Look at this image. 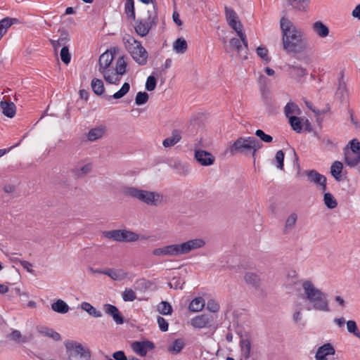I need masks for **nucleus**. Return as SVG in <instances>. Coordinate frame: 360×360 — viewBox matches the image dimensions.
I'll return each mask as SVG.
<instances>
[{
  "label": "nucleus",
  "instance_id": "obj_45",
  "mask_svg": "<svg viewBox=\"0 0 360 360\" xmlns=\"http://www.w3.org/2000/svg\"><path fill=\"white\" fill-rule=\"evenodd\" d=\"M346 323L347 331L349 333L353 334L355 337L360 338V330L358 328L356 321L354 320H349Z\"/></svg>",
  "mask_w": 360,
  "mask_h": 360
},
{
  "label": "nucleus",
  "instance_id": "obj_26",
  "mask_svg": "<svg viewBox=\"0 0 360 360\" xmlns=\"http://www.w3.org/2000/svg\"><path fill=\"white\" fill-rule=\"evenodd\" d=\"M314 32L320 37L324 38L329 34V28L321 21H316L313 24Z\"/></svg>",
  "mask_w": 360,
  "mask_h": 360
},
{
  "label": "nucleus",
  "instance_id": "obj_32",
  "mask_svg": "<svg viewBox=\"0 0 360 360\" xmlns=\"http://www.w3.org/2000/svg\"><path fill=\"white\" fill-rule=\"evenodd\" d=\"M187 49V41L183 37L177 38L173 44V49L177 53H184Z\"/></svg>",
  "mask_w": 360,
  "mask_h": 360
},
{
  "label": "nucleus",
  "instance_id": "obj_36",
  "mask_svg": "<svg viewBox=\"0 0 360 360\" xmlns=\"http://www.w3.org/2000/svg\"><path fill=\"white\" fill-rule=\"evenodd\" d=\"M105 127L101 126L99 127L93 128L89 130L88 133V139L91 141H96L101 138L105 134Z\"/></svg>",
  "mask_w": 360,
  "mask_h": 360
},
{
  "label": "nucleus",
  "instance_id": "obj_30",
  "mask_svg": "<svg viewBox=\"0 0 360 360\" xmlns=\"http://www.w3.org/2000/svg\"><path fill=\"white\" fill-rule=\"evenodd\" d=\"M51 309L55 312L64 314L69 311L70 307L65 301L57 300L51 304Z\"/></svg>",
  "mask_w": 360,
  "mask_h": 360
},
{
  "label": "nucleus",
  "instance_id": "obj_51",
  "mask_svg": "<svg viewBox=\"0 0 360 360\" xmlns=\"http://www.w3.org/2000/svg\"><path fill=\"white\" fill-rule=\"evenodd\" d=\"M295 110L298 111L297 114H299L300 110L299 109L297 105L292 102L288 103L284 108L285 116L289 119V117H290L291 115L295 112Z\"/></svg>",
  "mask_w": 360,
  "mask_h": 360
},
{
  "label": "nucleus",
  "instance_id": "obj_28",
  "mask_svg": "<svg viewBox=\"0 0 360 360\" xmlns=\"http://www.w3.org/2000/svg\"><path fill=\"white\" fill-rule=\"evenodd\" d=\"M303 118L295 115L289 117L288 122L293 131L297 133H301L303 127Z\"/></svg>",
  "mask_w": 360,
  "mask_h": 360
},
{
  "label": "nucleus",
  "instance_id": "obj_33",
  "mask_svg": "<svg viewBox=\"0 0 360 360\" xmlns=\"http://www.w3.org/2000/svg\"><path fill=\"white\" fill-rule=\"evenodd\" d=\"M289 69L290 70V74L292 78L300 79L307 75V70L301 66L291 65H289Z\"/></svg>",
  "mask_w": 360,
  "mask_h": 360
},
{
  "label": "nucleus",
  "instance_id": "obj_41",
  "mask_svg": "<svg viewBox=\"0 0 360 360\" xmlns=\"http://www.w3.org/2000/svg\"><path fill=\"white\" fill-rule=\"evenodd\" d=\"M323 202L328 209H334L338 206V202L332 193L328 192L323 195Z\"/></svg>",
  "mask_w": 360,
  "mask_h": 360
},
{
  "label": "nucleus",
  "instance_id": "obj_29",
  "mask_svg": "<svg viewBox=\"0 0 360 360\" xmlns=\"http://www.w3.org/2000/svg\"><path fill=\"white\" fill-rule=\"evenodd\" d=\"M287 2L293 9L299 11H306L309 6V0H287Z\"/></svg>",
  "mask_w": 360,
  "mask_h": 360
},
{
  "label": "nucleus",
  "instance_id": "obj_37",
  "mask_svg": "<svg viewBox=\"0 0 360 360\" xmlns=\"http://www.w3.org/2000/svg\"><path fill=\"white\" fill-rule=\"evenodd\" d=\"M81 308L86 311L90 316H94L95 318H99L102 316V314L100 311L97 310L94 307H93L90 303L86 302H83L81 304Z\"/></svg>",
  "mask_w": 360,
  "mask_h": 360
},
{
  "label": "nucleus",
  "instance_id": "obj_50",
  "mask_svg": "<svg viewBox=\"0 0 360 360\" xmlns=\"http://www.w3.org/2000/svg\"><path fill=\"white\" fill-rule=\"evenodd\" d=\"M149 96L146 91H139L135 98V103L137 105H142L147 103Z\"/></svg>",
  "mask_w": 360,
  "mask_h": 360
},
{
  "label": "nucleus",
  "instance_id": "obj_15",
  "mask_svg": "<svg viewBox=\"0 0 360 360\" xmlns=\"http://www.w3.org/2000/svg\"><path fill=\"white\" fill-rule=\"evenodd\" d=\"M103 309L107 314L112 318L113 321L117 325H122L124 323V318L116 306L110 304H105L103 305Z\"/></svg>",
  "mask_w": 360,
  "mask_h": 360
},
{
  "label": "nucleus",
  "instance_id": "obj_23",
  "mask_svg": "<svg viewBox=\"0 0 360 360\" xmlns=\"http://www.w3.org/2000/svg\"><path fill=\"white\" fill-rule=\"evenodd\" d=\"M342 170L343 164L340 161L335 160L331 165L330 172L335 181H341L342 180Z\"/></svg>",
  "mask_w": 360,
  "mask_h": 360
},
{
  "label": "nucleus",
  "instance_id": "obj_21",
  "mask_svg": "<svg viewBox=\"0 0 360 360\" xmlns=\"http://www.w3.org/2000/svg\"><path fill=\"white\" fill-rule=\"evenodd\" d=\"M0 107L2 109L3 114L8 117L13 118L16 112V107L13 102L1 101L0 102Z\"/></svg>",
  "mask_w": 360,
  "mask_h": 360
},
{
  "label": "nucleus",
  "instance_id": "obj_58",
  "mask_svg": "<svg viewBox=\"0 0 360 360\" xmlns=\"http://www.w3.org/2000/svg\"><path fill=\"white\" fill-rule=\"evenodd\" d=\"M124 242H134L139 239V235L131 231L124 230Z\"/></svg>",
  "mask_w": 360,
  "mask_h": 360
},
{
  "label": "nucleus",
  "instance_id": "obj_56",
  "mask_svg": "<svg viewBox=\"0 0 360 360\" xmlns=\"http://www.w3.org/2000/svg\"><path fill=\"white\" fill-rule=\"evenodd\" d=\"M136 298V294L131 288H126L122 294V299L125 302H132Z\"/></svg>",
  "mask_w": 360,
  "mask_h": 360
},
{
  "label": "nucleus",
  "instance_id": "obj_9",
  "mask_svg": "<svg viewBox=\"0 0 360 360\" xmlns=\"http://www.w3.org/2000/svg\"><path fill=\"white\" fill-rule=\"evenodd\" d=\"M229 151L231 155L238 153L248 155L251 153L250 136L238 137L233 143H231L226 152Z\"/></svg>",
  "mask_w": 360,
  "mask_h": 360
},
{
  "label": "nucleus",
  "instance_id": "obj_60",
  "mask_svg": "<svg viewBox=\"0 0 360 360\" xmlns=\"http://www.w3.org/2000/svg\"><path fill=\"white\" fill-rule=\"evenodd\" d=\"M297 219V215L295 213H292L285 221V228L289 229L295 226Z\"/></svg>",
  "mask_w": 360,
  "mask_h": 360
},
{
  "label": "nucleus",
  "instance_id": "obj_18",
  "mask_svg": "<svg viewBox=\"0 0 360 360\" xmlns=\"http://www.w3.org/2000/svg\"><path fill=\"white\" fill-rule=\"evenodd\" d=\"M260 93L262 96V101L266 106V110L269 113H272L275 110V106L274 101L270 96L269 89H265V87L263 86Z\"/></svg>",
  "mask_w": 360,
  "mask_h": 360
},
{
  "label": "nucleus",
  "instance_id": "obj_25",
  "mask_svg": "<svg viewBox=\"0 0 360 360\" xmlns=\"http://www.w3.org/2000/svg\"><path fill=\"white\" fill-rule=\"evenodd\" d=\"M181 139V131L179 129H174L172 132V136L166 138L162 145L165 148L171 147L177 143Z\"/></svg>",
  "mask_w": 360,
  "mask_h": 360
},
{
  "label": "nucleus",
  "instance_id": "obj_4",
  "mask_svg": "<svg viewBox=\"0 0 360 360\" xmlns=\"http://www.w3.org/2000/svg\"><path fill=\"white\" fill-rule=\"evenodd\" d=\"M124 193L125 195L137 198L147 205L155 206L158 205V201L160 198V194L156 192L148 191L129 186L124 188Z\"/></svg>",
  "mask_w": 360,
  "mask_h": 360
},
{
  "label": "nucleus",
  "instance_id": "obj_19",
  "mask_svg": "<svg viewBox=\"0 0 360 360\" xmlns=\"http://www.w3.org/2000/svg\"><path fill=\"white\" fill-rule=\"evenodd\" d=\"M346 147L351 153L356 155V159L350 163L359 165L360 162V141L357 139H353L349 141Z\"/></svg>",
  "mask_w": 360,
  "mask_h": 360
},
{
  "label": "nucleus",
  "instance_id": "obj_7",
  "mask_svg": "<svg viewBox=\"0 0 360 360\" xmlns=\"http://www.w3.org/2000/svg\"><path fill=\"white\" fill-rule=\"evenodd\" d=\"M66 352L70 360L79 356L84 360H90L91 352L88 348H85L81 343L75 341H68L65 343Z\"/></svg>",
  "mask_w": 360,
  "mask_h": 360
},
{
  "label": "nucleus",
  "instance_id": "obj_17",
  "mask_svg": "<svg viewBox=\"0 0 360 360\" xmlns=\"http://www.w3.org/2000/svg\"><path fill=\"white\" fill-rule=\"evenodd\" d=\"M334 347L330 343H325L319 347L315 354L316 360H328L327 356L335 354Z\"/></svg>",
  "mask_w": 360,
  "mask_h": 360
},
{
  "label": "nucleus",
  "instance_id": "obj_64",
  "mask_svg": "<svg viewBox=\"0 0 360 360\" xmlns=\"http://www.w3.org/2000/svg\"><path fill=\"white\" fill-rule=\"evenodd\" d=\"M268 82H269V79L266 77H265L263 75L259 76L258 82H259V85L260 92L262 91V89L263 86H264L265 89H269V87L267 86Z\"/></svg>",
  "mask_w": 360,
  "mask_h": 360
},
{
  "label": "nucleus",
  "instance_id": "obj_10",
  "mask_svg": "<svg viewBox=\"0 0 360 360\" xmlns=\"http://www.w3.org/2000/svg\"><path fill=\"white\" fill-rule=\"evenodd\" d=\"M132 350L140 356H145L149 350L155 349V343L150 340L134 341L131 343Z\"/></svg>",
  "mask_w": 360,
  "mask_h": 360
},
{
  "label": "nucleus",
  "instance_id": "obj_6",
  "mask_svg": "<svg viewBox=\"0 0 360 360\" xmlns=\"http://www.w3.org/2000/svg\"><path fill=\"white\" fill-rule=\"evenodd\" d=\"M148 15L146 20L138 19L135 20L136 25L134 30L136 33L140 37H146L153 27L156 26L158 23V11H155L153 15L148 11Z\"/></svg>",
  "mask_w": 360,
  "mask_h": 360
},
{
  "label": "nucleus",
  "instance_id": "obj_47",
  "mask_svg": "<svg viewBox=\"0 0 360 360\" xmlns=\"http://www.w3.org/2000/svg\"><path fill=\"white\" fill-rule=\"evenodd\" d=\"M344 152V160L345 164L350 167H354L355 166H357L358 165H354L352 163H350V162H352L354 159H356V155H352L349 150L347 148V147H345L343 150Z\"/></svg>",
  "mask_w": 360,
  "mask_h": 360
},
{
  "label": "nucleus",
  "instance_id": "obj_11",
  "mask_svg": "<svg viewBox=\"0 0 360 360\" xmlns=\"http://www.w3.org/2000/svg\"><path fill=\"white\" fill-rule=\"evenodd\" d=\"M131 56L139 65H144L147 63L148 52L142 46L141 43H138L134 51H131Z\"/></svg>",
  "mask_w": 360,
  "mask_h": 360
},
{
  "label": "nucleus",
  "instance_id": "obj_22",
  "mask_svg": "<svg viewBox=\"0 0 360 360\" xmlns=\"http://www.w3.org/2000/svg\"><path fill=\"white\" fill-rule=\"evenodd\" d=\"M245 283L252 287L257 289L261 285V279L259 276L254 272L247 271L244 275Z\"/></svg>",
  "mask_w": 360,
  "mask_h": 360
},
{
  "label": "nucleus",
  "instance_id": "obj_27",
  "mask_svg": "<svg viewBox=\"0 0 360 360\" xmlns=\"http://www.w3.org/2000/svg\"><path fill=\"white\" fill-rule=\"evenodd\" d=\"M124 230L120 229L103 232V235L105 237L118 242H124Z\"/></svg>",
  "mask_w": 360,
  "mask_h": 360
},
{
  "label": "nucleus",
  "instance_id": "obj_5",
  "mask_svg": "<svg viewBox=\"0 0 360 360\" xmlns=\"http://www.w3.org/2000/svg\"><path fill=\"white\" fill-rule=\"evenodd\" d=\"M91 89L94 93L97 96H103V97L110 101L112 98L120 99L124 97L130 89V85L128 82H124L121 89L115 92L113 95L109 96L103 94L104 93V85L101 79L98 78H94L91 83Z\"/></svg>",
  "mask_w": 360,
  "mask_h": 360
},
{
  "label": "nucleus",
  "instance_id": "obj_31",
  "mask_svg": "<svg viewBox=\"0 0 360 360\" xmlns=\"http://www.w3.org/2000/svg\"><path fill=\"white\" fill-rule=\"evenodd\" d=\"M122 41L124 44L125 49L131 54V51H134L135 46L138 45V43L141 41L136 40L133 36L130 34H126L122 38Z\"/></svg>",
  "mask_w": 360,
  "mask_h": 360
},
{
  "label": "nucleus",
  "instance_id": "obj_1",
  "mask_svg": "<svg viewBox=\"0 0 360 360\" xmlns=\"http://www.w3.org/2000/svg\"><path fill=\"white\" fill-rule=\"evenodd\" d=\"M280 26L282 32L283 49L287 53H300L302 52L305 49L306 45L302 38V32L285 17L281 19Z\"/></svg>",
  "mask_w": 360,
  "mask_h": 360
},
{
  "label": "nucleus",
  "instance_id": "obj_24",
  "mask_svg": "<svg viewBox=\"0 0 360 360\" xmlns=\"http://www.w3.org/2000/svg\"><path fill=\"white\" fill-rule=\"evenodd\" d=\"M103 274L107 275L114 281H121L127 276V273L123 269H115L110 268L104 269Z\"/></svg>",
  "mask_w": 360,
  "mask_h": 360
},
{
  "label": "nucleus",
  "instance_id": "obj_39",
  "mask_svg": "<svg viewBox=\"0 0 360 360\" xmlns=\"http://www.w3.org/2000/svg\"><path fill=\"white\" fill-rule=\"evenodd\" d=\"M185 347V342L182 338L176 339L168 347V351L174 354L179 353Z\"/></svg>",
  "mask_w": 360,
  "mask_h": 360
},
{
  "label": "nucleus",
  "instance_id": "obj_14",
  "mask_svg": "<svg viewBox=\"0 0 360 360\" xmlns=\"http://www.w3.org/2000/svg\"><path fill=\"white\" fill-rule=\"evenodd\" d=\"M214 321L212 315L203 314L193 318L191 321V325L196 328L210 327Z\"/></svg>",
  "mask_w": 360,
  "mask_h": 360
},
{
  "label": "nucleus",
  "instance_id": "obj_2",
  "mask_svg": "<svg viewBox=\"0 0 360 360\" xmlns=\"http://www.w3.org/2000/svg\"><path fill=\"white\" fill-rule=\"evenodd\" d=\"M304 298L312 304L314 309L317 311H329L327 295L316 288L311 281L307 280L302 283Z\"/></svg>",
  "mask_w": 360,
  "mask_h": 360
},
{
  "label": "nucleus",
  "instance_id": "obj_43",
  "mask_svg": "<svg viewBox=\"0 0 360 360\" xmlns=\"http://www.w3.org/2000/svg\"><path fill=\"white\" fill-rule=\"evenodd\" d=\"M158 309L162 315H171L173 312L172 307L167 301H162Z\"/></svg>",
  "mask_w": 360,
  "mask_h": 360
},
{
  "label": "nucleus",
  "instance_id": "obj_12",
  "mask_svg": "<svg viewBox=\"0 0 360 360\" xmlns=\"http://www.w3.org/2000/svg\"><path fill=\"white\" fill-rule=\"evenodd\" d=\"M225 16L226 21L229 26L236 32L238 27L243 28V25L238 20V16L235 11L231 7L225 6L224 7Z\"/></svg>",
  "mask_w": 360,
  "mask_h": 360
},
{
  "label": "nucleus",
  "instance_id": "obj_16",
  "mask_svg": "<svg viewBox=\"0 0 360 360\" xmlns=\"http://www.w3.org/2000/svg\"><path fill=\"white\" fill-rule=\"evenodd\" d=\"M195 158L198 162L203 166L212 165L214 162V157L211 153L204 150H196L195 151Z\"/></svg>",
  "mask_w": 360,
  "mask_h": 360
},
{
  "label": "nucleus",
  "instance_id": "obj_48",
  "mask_svg": "<svg viewBox=\"0 0 360 360\" xmlns=\"http://www.w3.org/2000/svg\"><path fill=\"white\" fill-rule=\"evenodd\" d=\"M8 337L11 340L17 342H27V338L25 336H22L21 333L18 330H13L9 335Z\"/></svg>",
  "mask_w": 360,
  "mask_h": 360
},
{
  "label": "nucleus",
  "instance_id": "obj_62",
  "mask_svg": "<svg viewBox=\"0 0 360 360\" xmlns=\"http://www.w3.org/2000/svg\"><path fill=\"white\" fill-rule=\"evenodd\" d=\"M229 44L231 48L235 49L236 50H237L238 52H240L242 47L240 44V39L233 37L231 39Z\"/></svg>",
  "mask_w": 360,
  "mask_h": 360
},
{
  "label": "nucleus",
  "instance_id": "obj_8",
  "mask_svg": "<svg viewBox=\"0 0 360 360\" xmlns=\"http://www.w3.org/2000/svg\"><path fill=\"white\" fill-rule=\"evenodd\" d=\"M205 245V240L201 238L191 239L181 244H174L172 256L187 254L193 250L203 247Z\"/></svg>",
  "mask_w": 360,
  "mask_h": 360
},
{
  "label": "nucleus",
  "instance_id": "obj_54",
  "mask_svg": "<svg viewBox=\"0 0 360 360\" xmlns=\"http://www.w3.org/2000/svg\"><path fill=\"white\" fill-rule=\"evenodd\" d=\"M255 136L259 138L262 141L265 143H271L273 141V137L271 135L266 134L262 129H257L255 133Z\"/></svg>",
  "mask_w": 360,
  "mask_h": 360
},
{
  "label": "nucleus",
  "instance_id": "obj_46",
  "mask_svg": "<svg viewBox=\"0 0 360 360\" xmlns=\"http://www.w3.org/2000/svg\"><path fill=\"white\" fill-rule=\"evenodd\" d=\"M60 56L62 62L64 64L68 65L70 63L71 54L69 51L68 46L64 45L63 47H62L60 53Z\"/></svg>",
  "mask_w": 360,
  "mask_h": 360
},
{
  "label": "nucleus",
  "instance_id": "obj_61",
  "mask_svg": "<svg viewBox=\"0 0 360 360\" xmlns=\"http://www.w3.org/2000/svg\"><path fill=\"white\" fill-rule=\"evenodd\" d=\"M237 35L239 37L240 41H242L244 46L248 49V43L246 35L245 32L243 31V28L238 27V30H236Z\"/></svg>",
  "mask_w": 360,
  "mask_h": 360
},
{
  "label": "nucleus",
  "instance_id": "obj_40",
  "mask_svg": "<svg viewBox=\"0 0 360 360\" xmlns=\"http://www.w3.org/2000/svg\"><path fill=\"white\" fill-rule=\"evenodd\" d=\"M337 96L340 97V98L343 101L346 98L347 95V90L346 84L343 79V75L342 74L341 77L339 79V85L338 89L336 91Z\"/></svg>",
  "mask_w": 360,
  "mask_h": 360
},
{
  "label": "nucleus",
  "instance_id": "obj_35",
  "mask_svg": "<svg viewBox=\"0 0 360 360\" xmlns=\"http://www.w3.org/2000/svg\"><path fill=\"white\" fill-rule=\"evenodd\" d=\"M240 347L245 359L250 356L251 342L248 338L244 339L240 335Z\"/></svg>",
  "mask_w": 360,
  "mask_h": 360
},
{
  "label": "nucleus",
  "instance_id": "obj_53",
  "mask_svg": "<svg viewBox=\"0 0 360 360\" xmlns=\"http://www.w3.org/2000/svg\"><path fill=\"white\" fill-rule=\"evenodd\" d=\"M284 158L285 153L282 150H279L276 152L275 156L276 167L281 170L284 168Z\"/></svg>",
  "mask_w": 360,
  "mask_h": 360
},
{
  "label": "nucleus",
  "instance_id": "obj_42",
  "mask_svg": "<svg viewBox=\"0 0 360 360\" xmlns=\"http://www.w3.org/2000/svg\"><path fill=\"white\" fill-rule=\"evenodd\" d=\"M250 146L252 157L255 161L257 152L262 148L263 144L254 136H250Z\"/></svg>",
  "mask_w": 360,
  "mask_h": 360
},
{
  "label": "nucleus",
  "instance_id": "obj_63",
  "mask_svg": "<svg viewBox=\"0 0 360 360\" xmlns=\"http://www.w3.org/2000/svg\"><path fill=\"white\" fill-rule=\"evenodd\" d=\"M112 356L113 360H128L127 356H126L124 352L122 350L113 352Z\"/></svg>",
  "mask_w": 360,
  "mask_h": 360
},
{
  "label": "nucleus",
  "instance_id": "obj_38",
  "mask_svg": "<svg viewBox=\"0 0 360 360\" xmlns=\"http://www.w3.org/2000/svg\"><path fill=\"white\" fill-rule=\"evenodd\" d=\"M124 12L129 18L135 20L136 13L134 0H126L124 4Z\"/></svg>",
  "mask_w": 360,
  "mask_h": 360
},
{
  "label": "nucleus",
  "instance_id": "obj_20",
  "mask_svg": "<svg viewBox=\"0 0 360 360\" xmlns=\"http://www.w3.org/2000/svg\"><path fill=\"white\" fill-rule=\"evenodd\" d=\"M127 66V63L124 60V56H120L117 60L115 69L112 67L110 73L113 77H118V75L122 76L126 73Z\"/></svg>",
  "mask_w": 360,
  "mask_h": 360
},
{
  "label": "nucleus",
  "instance_id": "obj_34",
  "mask_svg": "<svg viewBox=\"0 0 360 360\" xmlns=\"http://www.w3.org/2000/svg\"><path fill=\"white\" fill-rule=\"evenodd\" d=\"M205 300L202 297L194 298L188 306L191 311L197 312L201 311L205 307Z\"/></svg>",
  "mask_w": 360,
  "mask_h": 360
},
{
  "label": "nucleus",
  "instance_id": "obj_3",
  "mask_svg": "<svg viewBox=\"0 0 360 360\" xmlns=\"http://www.w3.org/2000/svg\"><path fill=\"white\" fill-rule=\"evenodd\" d=\"M117 51V47L111 48L103 53L98 58L99 72L103 75L104 79L108 84H118L120 77H113L110 72L112 70V63Z\"/></svg>",
  "mask_w": 360,
  "mask_h": 360
},
{
  "label": "nucleus",
  "instance_id": "obj_49",
  "mask_svg": "<svg viewBox=\"0 0 360 360\" xmlns=\"http://www.w3.org/2000/svg\"><path fill=\"white\" fill-rule=\"evenodd\" d=\"M155 73L153 72L146 80V89L148 91H153L157 85V77L155 76Z\"/></svg>",
  "mask_w": 360,
  "mask_h": 360
},
{
  "label": "nucleus",
  "instance_id": "obj_57",
  "mask_svg": "<svg viewBox=\"0 0 360 360\" xmlns=\"http://www.w3.org/2000/svg\"><path fill=\"white\" fill-rule=\"evenodd\" d=\"M158 324L160 330L162 332H167L169 329L168 321L162 316H158L157 319Z\"/></svg>",
  "mask_w": 360,
  "mask_h": 360
},
{
  "label": "nucleus",
  "instance_id": "obj_44",
  "mask_svg": "<svg viewBox=\"0 0 360 360\" xmlns=\"http://www.w3.org/2000/svg\"><path fill=\"white\" fill-rule=\"evenodd\" d=\"M40 333L46 337L51 338L55 341H59L61 340L60 335L52 328L44 327L41 330H40Z\"/></svg>",
  "mask_w": 360,
  "mask_h": 360
},
{
  "label": "nucleus",
  "instance_id": "obj_52",
  "mask_svg": "<svg viewBox=\"0 0 360 360\" xmlns=\"http://www.w3.org/2000/svg\"><path fill=\"white\" fill-rule=\"evenodd\" d=\"M257 54L259 56L265 63H269L271 58L268 56V50L264 46H259L257 48Z\"/></svg>",
  "mask_w": 360,
  "mask_h": 360
},
{
  "label": "nucleus",
  "instance_id": "obj_59",
  "mask_svg": "<svg viewBox=\"0 0 360 360\" xmlns=\"http://www.w3.org/2000/svg\"><path fill=\"white\" fill-rule=\"evenodd\" d=\"M207 309L210 312L215 313L219 310V304L211 299L207 303Z\"/></svg>",
  "mask_w": 360,
  "mask_h": 360
},
{
  "label": "nucleus",
  "instance_id": "obj_13",
  "mask_svg": "<svg viewBox=\"0 0 360 360\" xmlns=\"http://www.w3.org/2000/svg\"><path fill=\"white\" fill-rule=\"evenodd\" d=\"M305 173L307 174L308 179L311 182H314L316 184L320 185L321 189L323 192L326 191L327 179L324 175L321 174L315 169L305 171Z\"/></svg>",
  "mask_w": 360,
  "mask_h": 360
},
{
  "label": "nucleus",
  "instance_id": "obj_55",
  "mask_svg": "<svg viewBox=\"0 0 360 360\" xmlns=\"http://www.w3.org/2000/svg\"><path fill=\"white\" fill-rule=\"evenodd\" d=\"M58 32L60 33L58 40L63 47V46L66 45V43L70 41L69 32L64 28H60Z\"/></svg>",
  "mask_w": 360,
  "mask_h": 360
}]
</instances>
